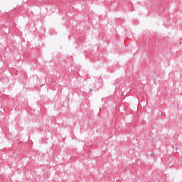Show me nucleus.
I'll return each mask as SVG.
<instances>
[{
  "label": "nucleus",
  "mask_w": 182,
  "mask_h": 182,
  "mask_svg": "<svg viewBox=\"0 0 182 182\" xmlns=\"http://www.w3.org/2000/svg\"><path fill=\"white\" fill-rule=\"evenodd\" d=\"M151 157H154V154H151Z\"/></svg>",
  "instance_id": "f257e3e1"
},
{
  "label": "nucleus",
  "mask_w": 182,
  "mask_h": 182,
  "mask_svg": "<svg viewBox=\"0 0 182 182\" xmlns=\"http://www.w3.org/2000/svg\"><path fill=\"white\" fill-rule=\"evenodd\" d=\"M176 150H178V148L176 147Z\"/></svg>",
  "instance_id": "f03ea898"
}]
</instances>
